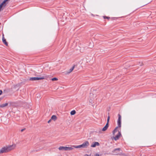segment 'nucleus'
Listing matches in <instances>:
<instances>
[{
    "mask_svg": "<svg viewBox=\"0 0 156 156\" xmlns=\"http://www.w3.org/2000/svg\"><path fill=\"white\" fill-rule=\"evenodd\" d=\"M110 116H108V119H107V123H108V122H109V119H110Z\"/></svg>",
    "mask_w": 156,
    "mask_h": 156,
    "instance_id": "19",
    "label": "nucleus"
},
{
    "mask_svg": "<svg viewBox=\"0 0 156 156\" xmlns=\"http://www.w3.org/2000/svg\"><path fill=\"white\" fill-rule=\"evenodd\" d=\"M66 151H70L72 150L73 148L71 147H66Z\"/></svg>",
    "mask_w": 156,
    "mask_h": 156,
    "instance_id": "13",
    "label": "nucleus"
},
{
    "mask_svg": "<svg viewBox=\"0 0 156 156\" xmlns=\"http://www.w3.org/2000/svg\"><path fill=\"white\" fill-rule=\"evenodd\" d=\"M51 119L55 121L57 119V117L56 115H53L52 116Z\"/></svg>",
    "mask_w": 156,
    "mask_h": 156,
    "instance_id": "12",
    "label": "nucleus"
},
{
    "mask_svg": "<svg viewBox=\"0 0 156 156\" xmlns=\"http://www.w3.org/2000/svg\"><path fill=\"white\" fill-rule=\"evenodd\" d=\"M74 68H75V66L74 65V66H73V67L71 68L69 70V71L68 72H67V73H71V72H72L73 71V69H74Z\"/></svg>",
    "mask_w": 156,
    "mask_h": 156,
    "instance_id": "14",
    "label": "nucleus"
},
{
    "mask_svg": "<svg viewBox=\"0 0 156 156\" xmlns=\"http://www.w3.org/2000/svg\"><path fill=\"white\" fill-rule=\"evenodd\" d=\"M3 6V5L2 4H1L0 5V8L1 9L2 8V6Z\"/></svg>",
    "mask_w": 156,
    "mask_h": 156,
    "instance_id": "20",
    "label": "nucleus"
},
{
    "mask_svg": "<svg viewBox=\"0 0 156 156\" xmlns=\"http://www.w3.org/2000/svg\"><path fill=\"white\" fill-rule=\"evenodd\" d=\"M118 119L117 121V124L118 126L116 127L113 130L112 132L113 134L115 135V133L117 131V129L118 127H120L121 126V116L119 114H118Z\"/></svg>",
    "mask_w": 156,
    "mask_h": 156,
    "instance_id": "2",
    "label": "nucleus"
},
{
    "mask_svg": "<svg viewBox=\"0 0 156 156\" xmlns=\"http://www.w3.org/2000/svg\"><path fill=\"white\" fill-rule=\"evenodd\" d=\"M73 147H75V148H80L81 147V145H78V146H73Z\"/></svg>",
    "mask_w": 156,
    "mask_h": 156,
    "instance_id": "17",
    "label": "nucleus"
},
{
    "mask_svg": "<svg viewBox=\"0 0 156 156\" xmlns=\"http://www.w3.org/2000/svg\"><path fill=\"white\" fill-rule=\"evenodd\" d=\"M15 147V146L13 147V145H10L8 146L2 147L0 150V154L7 152L13 149Z\"/></svg>",
    "mask_w": 156,
    "mask_h": 156,
    "instance_id": "1",
    "label": "nucleus"
},
{
    "mask_svg": "<svg viewBox=\"0 0 156 156\" xmlns=\"http://www.w3.org/2000/svg\"><path fill=\"white\" fill-rule=\"evenodd\" d=\"M1 98H0V101H1Z\"/></svg>",
    "mask_w": 156,
    "mask_h": 156,
    "instance_id": "28",
    "label": "nucleus"
},
{
    "mask_svg": "<svg viewBox=\"0 0 156 156\" xmlns=\"http://www.w3.org/2000/svg\"><path fill=\"white\" fill-rule=\"evenodd\" d=\"M44 79L43 77H31L30 78V80L31 81H36L38 80H43Z\"/></svg>",
    "mask_w": 156,
    "mask_h": 156,
    "instance_id": "4",
    "label": "nucleus"
},
{
    "mask_svg": "<svg viewBox=\"0 0 156 156\" xmlns=\"http://www.w3.org/2000/svg\"><path fill=\"white\" fill-rule=\"evenodd\" d=\"M58 79L55 77L53 78L51 80L52 81H55V80H58Z\"/></svg>",
    "mask_w": 156,
    "mask_h": 156,
    "instance_id": "18",
    "label": "nucleus"
},
{
    "mask_svg": "<svg viewBox=\"0 0 156 156\" xmlns=\"http://www.w3.org/2000/svg\"><path fill=\"white\" fill-rule=\"evenodd\" d=\"M25 130V128H24V129H21V132H23L24 130Z\"/></svg>",
    "mask_w": 156,
    "mask_h": 156,
    "instance_id": "23",
    "label": "nucleus"
},
{
    "mask_svg": "<svg viewBox=\"0 0 156 156\" xmlns=\"http://www.w3.org/2000/svg\"><path fill=\"white\" fill-rule=\"evenodd\" d=\"M100 145L99 143L98 142H93L91 145V147H94L96 146H99Z\"/></svg>",
    "mask_w": 156,
    "mask_h": 156,
    "instance_id": "7",
    "label": "nucleus"
},
{
    "mask_svg": "<svg viewBox=\"0 0 156 156\" xmlns=\"http://www.w3.org/2000/svg\"><path fill=\"white\" fill-rule=\"evenodd\" d=\"M104 18L105 19V18H107V19H108V17H104Z\"/></svg>",
    "mask_w": 156,
    "mask_h": 156,
    "instance_id": "25",
    "label": "nucleus"
},
{
    "mask_svg": "<svg viewBox=\"0 0 156 156\" xmlns=\"http://www.w3.org/2000/svg\"><path fill=\"white\" fill-rule=\"evenodd\" d=\"M37 97H38L40 95L39 94H37Z\"/></svg>",
    "mask_w": 156,
    "mask_h": 156,
    "instance_id": "27",
    "label": "nucleus"
},
{
    "mask_svg": "<svg viewBox=\"0 0 156 156\" xmlns=\"http://www.w3.org/2000/svg\"><path fill=\"white\" fill-rule=\"evenodd\" d=\"M8 103H5L4 104H2L0 105V108H3L8 105Z\"/></svg>",
    "mask_w": 156,
    "mask_h": 156,
    "instance_id": "11",
    "label": "nucleus"
},
{
    "mask_svg": "<svg viewBox=\"0 0 156 156\" xmlns=\"http://www.w3.org/2000/svg\"><path fill=\"white\" fill-rule=\"evenodd\" d=\"M66 147L60 146L58 148L60 151H66Z\"/></svg>",
    "mask_w": 156,
    "mask_h": 156,
    "instance_id": "10",
    "label": "nucleus"
},
{
    "mask_svg": "<svg viewBox=\"0 0 156 156\" xmlns=\"http://www.w3.org/2000/svg\"><path fill=\"white\" fill-rule=\"evenodd\" d=\"M118 132V134L116 135V136L114 137V139L115 140H118L120 137V136L121 135V134L120 132L117 129V131L116 132Z\"/></svg>",
    "mask_w": 156,
    "mask_h": 156,
    "instance_id": "6",
    "label": "nucleus"
},
{
    "mask_svg": "<svg viewBox=\"0 0 156 156\" xmlns=\"http://www.w3.org/2000/svg\"><path fill=\"white\" fill-rule=\"evenodd\" d=\"M94 156H99V155L98 154L96 153L95 154Z\"/></svg>",
    "mask_w": 156,
    "mask_h": 156,
    "instance_id": "22",
    "label": "nucleus"
},
{
    "mask_svg": "<svg viewBox=\"0 0 156 156\" xmlns=\"http://www.w3.org/2000/svg\"><path fill=\"white\" fill-rule=\"evenodd\" d=\"M20 86V84H17L16 85H14V87L15 88H16V87H19Z\"/></svg>",
    "mask_w": 156,
    "mask_h": 156,
    "instance_id": "16",
    "label": "nucleus"
},
{
    "mask_svg": "<svg viewBox=\"0 0 156 156\" xmlns=\"http://www.w3.org/2000/svg\"><path fill=\"white\" fill-rule=\"evenodd\" d=\"M2 41L3 43L7 46L8 45V43L6 41V40L5 39L4 36L2 37Z\"/></svg>",
    "mask_w": 156,
    "mask_h": 156,
    "instance_id": "9",
    "label": "nucleus"
},
{
    "mask_svg": "<svg viewBox=\"0 0 156 156\" xmlns=\"http://www.w3.org/2000/svg\"><path fill=\"white\" fill-rule=\"evenodd\" d=\"M2 91L1 90H0V95L2 94Z\"/></svg>",
    "mask_w": 156,
    "mask_h": 156,
    "instance_id": "21",
    "label": "nucleus"
},
{
    "mask_svg": "<svg viewBox=\"0 0 156 156\" xmlns=\"http://www.w3.org/2000/svg\"><path fill=\"white\" fill-rule=\"evenodd\" d=\"M51 119L50 120H49L48 121V123H49L51 121Z\"/></svg>",
    "mask_w": 156,
    "mask_h": 156,
    "instance_id": "24",
    "label": "nucleus"
},
{
    "mask_svg": "<svg viewBox=\"0 0 156 156\" xmlns=\"http://www.w3.org/2000/svg\"><path fill=\"white\" fill-rule=\"evenodd\" d=\"M108 126V123H107L105 126L102 129V131H104L106 130Z\"/></svg>",
    "mask_w": 156,
    "mask_h": 156,
    "instance_id": "8",
    "label": "nucleus"
},
{
    "mask_svg": "<svg viewBox=\"0 0 156 156\" xmlns=\"http://www.w3.org/2000/svg\"><path fill=\"white\" fill-rule=\"evenodd\" d=\"M112 154L115 155H122V151L120 148H117L115 149L112 151Z\"/></svg>",
    "mask_w": 156,
    "mask_h": 156,
    "instance_id": "3",
    "label": "nucleus"
},
{
    "mask_svg": "<svg viewBox=\"0 0 156 156\" xmlns=\"http://www.w3.org/2000/svg\"><path fill=\"white\" fill-rule=\"evenodd\" d=\"M84 156H90V155L89 156L87 154H86Z\"/></svg>",
    "mask_w": 156,
    "mask_h": 156,
    "instance_id": "26",
    "label": "nucleus"
},
{
    "mask_svg": "<svg viewBox=\"0 0 156 156\" xmlns=\"http://www.w3.org/2000/svg\"><path fill=\"white\" fill-rule=\"evenodd\" d=\"M89 143L88 141H86L81 144V147L87 148L89 145Z\"/></svg>",
    "mask_w": 156,
    "mask_h": 156,
    "instance_id": "5",
    "label": "nucleus"
},
{
    "mask_svg": "<svg viewBox=\"0 0 156 156\" xmlns=\"http://www.w3.org/2000/svg\"><path fill=\"white\" fill-rule=\"evenodd\" d=\"M76 113V111L74 110H73L71 111L70 112V114L71 115H73L75 114Z\"/></svg>",
    "mask_w": 156,
    "mask_h": 156,
    "instance_id": "15",
    "label": "nucleus"
}]
</instances>
